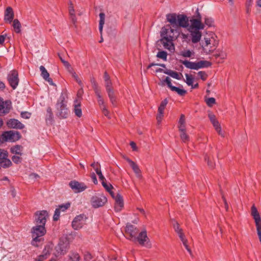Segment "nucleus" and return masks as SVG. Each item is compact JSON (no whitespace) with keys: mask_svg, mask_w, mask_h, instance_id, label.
<instances>
[{"mask_svg":"<svg viewBox=\"0 0 261 261\" xmlns=\"http://www.w3.org/2000/svg\"><path fill=\"white\" fill-rule=\"evenodd\" d=\"M218 43L217 36L212 33L204 37L200 42V46L203 53L207 55L213 53L216 49Z\"/></svg>","mask_w":261,"mask_h":261,"instance_id":"f257e3e1","label":"nucleus"},{"mask_svg":"<svg viewBox=\"0 0 261 261\" xmlns=\"http://www.w3.org/2000/svg\"><path fill=\"white\" fill-rule=\"evenodd\" d=\"M45 225L36 224L31 229V233L33 238L32 245L38 247L43 241L42 237L46 233Z\"/></svg>","mask_w":261,"mask_h":261,"instance_id":"f03ea898","label":"nucleus"},{"mask_svg":"<svg viewBox=\"0 0 261 261\" xmlns=\"http://www.w3.org/2000/svg\"><path fill=\"white\" fill-rule=\"evenodd\" d=\"M196 15L193 16L189 20L188 30H202L204 28V24L201 21V16L197 9Z\"/></svg>","mask_w":261,"mask_h":261,"instance_id":"7ed1b4c3","label":"nucleus"},{"mask_svg":"<svg viewBox=\"0 0 261 261\" xmlns=\"http://www.w3.org/2000/svg\"><path fill=\"white\" fill-rule=\"evenodd\" d=\"M181 63L187 68L193 70H198L204 67H208L211 65L210 62L203 60L198 62H191L188 60H185L181 61Z\"/></svg>","mask_w":261,"mask_h":261,"instance_id":"20e7f679","label":"nucleus"},{"mask_svg":"<svg viewBox=\"0 0 261 261\" xmlns=\"http://www.w3.org/2000/svg\"><path fill=\"white\" fill-rule=\"evenodd\" d=\"M107 198L103 194L93 196L91 198V204L94 208L102 207L107 202Z\"/></svg>","mask_w":261,"mask_h":261,"instance_id":"39448f33","label":"nucleus"},{"mask_svg":"<svg viewBox=\"0 0 261 261\" xmlns=\"http://www.w3.org/2000/svg\"><path fill=\"white\" fill-rule=\"evenodd\" d=\"M69 248V242L65 239L60 240L58 245L55 247L54 254L56 256H59L65 254Z\"/></svg>","mask_w":261,"mask_h":261,"instance_id":"423d86ee","label":"nucleus"},{"mask_svg":"<svg viewBox=\"0 0 261 261\" xmlns=\"http://www.w3.org/2000/svg\"><path fill=\"white\" fill-rule=\"evenodd\" d=\"M20 138L19 133L14 130L4 132L2 135V140L7 142H15Z\"/></svg>","mask_w":261,"mask_h":261,"instance_id":"0eeeda50","label":"nucleus"},{"mask_svg":"<svg viewBox=\"0 0 261 261\" xmlns=\"http://www.w3.org/2000/svg\"><path fill=\"white\" fill-rule=\"evenodd\" d=\"M175 32H176V30L172 29L169 25L163 27L161 31V38H164L165 40L173 41Z\"/></svg>","mask_w":261,"mask_h":261,"instance_id":"6e6552de","label":"nucleus"},{"mask_svg":"<svg viewBox=\"0 0 261 261\" xmlns=\"http://www.w3.org/2000/svg\"><path fill=\"white\" fill-rule=\"evenodd\" d=\"M69 186L75 193L82 192L88 188V186L85 183L75 180L70 181Z\"/></svg>","mask_w":261,"mask_h":261,"instance_id":"1a4fd4ad","label":"nucleus"},{"mask_svg":"<svg viewBox=\"0 0 261 261\" xmlns=\"http://www.w3.org/2000/svg\"><path fill=\"white\" fill-rule=\"evenodd\" d=\"M105 83L106 91L112 106L115 107L116 106V97L115 95L114 89L112 87V82L111 80H110L106 81Z\"/></svg>","mask_w":261,"mask_h":261,"instance_id":"9d476101","label":"nucleus"},{"mask_svg":"<svg viewBox=\"0 0 261 261\" xmlns=\"http://www.w3.org/2000/svg\"><path fill=\"white\" fill-rule=\"evenodd\" d=\"M86 220L87 217L83 214L77 216L72 221V227L75 230L81 228L85 224Z\"/></svg>","mask_w":261,"mask_h":261,"instance_id":"9b49d317","label":"nucleus"},{"mask_svg":"<svg viewBox=\"0 0 261 261\" xmlns=\"http://www.w3.org/2000/svg\"><path fill=\"white\" fill-rule=\"evenodd\" d=\"M251 215L255 221L257 234L261 233V218L257 208L254 205L251 207Z\"/></svg>","mask_w":261,"mask_h":261,"instance_id":"f8f14e48","label":"nucleus"},{"mask_svg":"<svg viewBox=\"0 0 261 261\" xmlns=\"http://www.w3.org/2000/svg\"><path fill=\"white\" fill-rule=\"evenodd\" d=\"M136 240H137L139 243L142 246H144L147 248H151V244L147 236V232L146 230L141 232L139 234L138 236L136 237Z\"/></svg>","mask_w":261,"mask_h":261,"instance_id":"ddd939ff","label":"nucleus"},{"mask_svg":"<svg viewBox=\"0 0 261 261\" xmlns=\"http://www.w3.org/2000/svg\"><path fill=\"white\" fill-rule=\"evenodd\" d=\"M48 217V213L46 211L37 212L35 214V219L36 224L45 225Z\"/></svg>","mask_w":261,"mask_h":261,"instance_id":"4468645a","label":"nucleus"},{"mask_svg":"<svg viewBox=\"0 0 261 261\" xmlns=\"http://www.w3.org/2000/svg\"><path fill=\"white\" fill-rule=\"evenodd\" d=\"M8 80L12 88L15 89L19 82L17 72L15 70L11 71L8 75Z\"/></svg>","mask_w":261,"mask_h":261,"instance_id":"2eb2a0df","label":"nucleus"},{"mask_svg":"<svg viewBox=\"0 0 261 261\" xmlns=\"http://www.w3.org/2000/svg\"><path fill=\"white\" fill-rule=\"evenodd\" d=\"M124 159L128 162L135 173L136 177L138 178H141L142 177V175L139 166L135 162L127 157L124 156Z\"/></svg>","mask_w":261,"mask_h":261,"instance_id":"dca6fc26","label":"nucleus"},{"mask_svg":"<svg viewBox=\"0 0 261 261\" xmlns=\"http://www.w3.org/2000/svg\"><path fill=\"white\" fill-rule=\"evenodd\" d=\"M126 233L129 235L130 239L136 241V236L138 233V229L132 224H127L126 226Z\"/></svg>","mask_w":261,"mask_h":261,"instance_id":"f3484780","label":"nucleus"},{"mask_svg":"<svg viewBox=\"0 0 261 261\" xmlns=\"http://www.w3.org/2000/svg\"><path fill=\"white\" fill-rule=\"evenodd\" d=\"M188 31L190 33L191 40L193 43H197L200 41L202 37V33L200 30Z\"/></svg>","mask_w":261,"mask_h":261,"instance_id":"a211bd4d","label":"nucleus"},{"mask_svg":"<svg viewBox=\"0 0 261 261\" xmlns=\"http://www.w3.org/2000/svg\"><path fill=\"white\" fill-rule=\"evenodd\" d=\"M64 99L65 98L63 96H61L59 102L58 101L57 104V109L59 110V107H60L61 109L60 115L62 118H66L68 115V111L67 109L65 108L64 103Z\"/></svg>","mask_w":261,"mask_h":261,"instance_id":"6ab92c4d","label":"nucleus"},{"mask_svg":"<svg viewBox=\"0 0 261 261\" xmlns=\"http://www.w3.org/2000/svg\"><path fill=\"white\" fill-rule=\"evenodd\" d=\"M11 107L10 101H4L3 99L0 97V115L9 113Z\"/></svg>","mask_w":261,"mask_h":261,"instance_id":"aec40b11","label":"nucleus"},{"mask_svg":"<svg viewBox=\"0 0 261 261\" xmlns=\"http://www.w3.org/2000/svg\"><path fill=\"white\" fill-rule=\"evenodd\" d=\"M115 201V209L117 212L120 211L123 207L124 203L122 197L117 193L116 195L114 194V197H112Z\"/></svg>","mask_w":261,"mask_h":261,"instance_id":"412c9836","label":"nucleus"},{"mask_svg":"<svg viewBox=\"0 0 261 261\" xmlns=\"http://www.w3.org/2000/svg\"><path fill=\"white\" fill-rule=\"evenodd\" d=\"M7 124L9 128L21 129L24 127V125L21 123L19 120L15 119L9 120L7 121Z\"/></svg>","mask_w":261,"mask_h":261,"instance_id":"4be33fe9","label":"nucleus"},{"mask_svg":"<svg viewBox=\"0 0 261 261\" xmlns=\"http://www.w3.org/2000/svg\"><path fill=\"white\" fill-rule=\"evenodd\" d=\"M69 206L70 204L69 203L59 205V207L56 208L55 210V214L53 217L54 220L57 221L59 218L60 212H65L69 207Z\"/></svg>","mask_w":261,"mask_h":261,"instance_id":"5701e85b","label":"nucleus"},{"mask_svg":"<svg viewBox=\"0 0 261 261\" xmlns=\"http://www.w3.org/2000/svg\"><path fill=\"white\" fill-rule=\"evenodd\" d=\"M14 17V14L13 9L11 7H8L6 8L5 11L4 20L5 21L11 23Z\"/></svg>","mask_w":261,"mask_h":261,"instance_id":"b1692460","label":"nucleus"},{"mask_svg":"<svg viewBox=\"0 0 261 261\" xmlns=\"http://www.w3.org/2000/svg\"><path fill=\"white\" fill-rule=\"evenodd\" d=\"M189 25V20L187 17L184 15H178V19L176 26L187 28Z\"/></svg>","mask_w":261,"mask_h":261,"instance_id":"393cba45","label":"nucleus"},{"mask_svg":"<svg viewBox=\"0 0 261 261\" xmlns=\"http://www.w3.org/2000/svg\"><path fill=\"white\" fill-rule=\"evenodd\" d=\"M39 68L41 71V75L43 79L48 82L50 85H54L52 79L49 77V73L47 72L45 68L43 66H41Z\"/></svg>","mask_w":261,"mask_h":261,"instance_id":"a878e982","label":"nucleus"},{"mask_svg":"<svg viewBox=\"0 0 261 261\" xmlns=\"http://www.w3.org/2000/svg\"><path fill=\"white\" fill-rule=\"evenodd\" d=\"M99 17H100V20H99V31L100 33V35H101L100 40L99 41V42L101 43L102 42H103V40L102 36V34L103 27V25H104L105 22V14L103 13H100L99 14Z\"/></svg>","mask_w":261,"mask_h":261,"instance_id":"bb28decb","label":"nucleus"},{"mask_svg":"<svg viewBox=\"0 0 261 261\" xmlns=\"http://www.w3.org/2000/svg\"><path fill=\"white\" fill-rule=\"evenodd\" d=\"M160 40L165 48L170 51L174 50V46L173 43V41L165 40L164 38H161Z\"/></svg>","mask_w":261,"mask_h":261,"instance_id":"cd10ccee","label":"nucleus"},{"mask_svg":"<svg viewBox=\"0 0 261 261\" xmlns=\"http://www.w3.org/2000/svg\"><path fill=\"white\" fill-rule=\"evenodd\" d=\"M74 112L76 116L81 117L82 115V109L81 108V102L78 99L74 100Z\"/></svg>","mask_w":261,"mask_h":261,"instance_id":"c85d7f7f","label":"nucleus"},{"mask_svg":"<svg viewBox=\"0 0 261 261\" xmlns=\"http://www.w3.org/2000/svg\"><path fill=\"white\" fill-rule=\"evenodd\" d=\"M50 254L49 247H46L43 252V254L38 256L34 261H43L46 259Z\"/></svg>","mask_w":261,"mask_h":261,"instance_id":"c756f323","label":"nucleus"},{"mask_svg":"<svg viewBox=\"0 0 261 261\" xmlns=\"http://www.w3.org/2000/svg\"><path fill=\"white\" fill-rule=\"evenodd\" d=\"M167 21L173 26H176L178 19V15L175 14H168L166 15Z\"/></svg>","mask_w":261,"mask_h":261,"instance_id":"7c9ffc66","label":"nucleus"},{"mask_svg":"<svg viewBox=\"0 0 261 261\" xmlns=\"http://www.w3.org/2000/svg\"><path fill=\"white\" fill-rule=\"evenodd\" d=\"M95 93L97 96V102L98 105L99 106L100 109L106 107L104 99L102 98V95L101 94L100 91H98L97 89L96 88Z\"/></svg>","mask_w":261,"mask_h":261,"instance_id":"2f4dec72","label":"nucleus"},{"mask_svg":"<svg viewBox=\"0 0 261 261\" xmlns=\"http://www.w3.org/2000/svg\"><path fill=\"white\" fill-rule=\"evenodd\" d=\"M173 228L175 232L178 234L181 241L186 239L185 235L182 232V230L179 227V225L177 222H175L173 224Z\"/></svg>","mask_w":261,"mask_h":261,"instance_id":"473e14b6","label":"nucleus"},{"mask_svg":"<svg viewBox=\"0 0 261 261\" xmlns=\"http://www.w3.org/2000/svg\"><path fill=\"white\" fill-rule=\"evenodd\" d=\"M164 73L177 80H180L181 76H182L181 73H179L176 71L169 69H166L165 71H164Z\"/></svg>","mask_w":261,"mask_h":261,"instance_id":"72a5a7b5","label":"nucleus"},{"mask_svg":"<svg viewBox=\"0 0 261 261\" xmlns=\"http://www.w3.org/2000/svg\"><path fill=\"white\" fill-rule=\"evenodd\" d=\"M178 128L179 130H183L186 129V118L184 114H181L178 121Z\"/></svg>","mask_w":261,"mask_h":261,"instance_id":"f704fd0d","label":"nucleus"},{"mask_svg":"<svg viewBox=\"0 0 261 261\" xmlns=\"http://www.w3.org/2000/svg\"><path fill=\"white\" fill-rule=\"evenodd\" d=\"M69 12L70 15V18L73 24H75L76 22V18L74 13V10L73 9V4L71 2H70L69 6Z\"/></svg>","mask_w":261,"mask_h":261,"instance_id":"c9c22d12","label":"nucleus"},{"mask_svg":"<svg viewBox=\"0 0 261 261\" xmlns=\"http://www.w3.org/2000/svg\"><path fill=\"white\" fill-rule=\"evenodd\" d=\"M12 25L16 33H19L21 32V25L18 19H15L13 21Z\"/></svg>","mask_w":261,"mask_h":261,"instance_id":"e433bc0d","label":"nucleus"},{"mask_svg":"<svg viewBox=\"0 0 261 261\" xmlns=\"http://www.w3.org/2000/svg\"><path fill=\"white\" fill-rule=\"evenodd\" d=\"M12 165V163L11 161L8 159V158H5V159H3L0 161V166L6 168L9 167Z\"/></svg>","mask_w":261,"mask_h":261,"instance_id":"4c0bfd02","label":"nucleus"},{"mask_svg":"<svg viewBox=\"0 0 261 261\" xmlns=\"http://www.w3.org/2000/svg\"><path fill=\"white\" fill-rule=\"evenodd\" d=\"M101 184L105 189L110 193L111 196L114 197V193L112 191V189L113 188L112 185L111 184H108L106 182V181L102 182Z\"/></svg>","mask_w":261,"mask_h":261,"instance_id":"58836bf2","label":"nucleus"},{"mask_svg":"<svg viewBox=\"0 0 261 261\" xmlns=\"http://www.w3.org/2000/svg\"><path fill=\"white\" fill-rule=\"evenodd\" d=\"M180 132V137L181 140L185 143L189 141V137L186 133V129L183 130H179Z\"/></svg>","mask_w":261,"mask_h":261,"instance_id":"ea45409f","label":"nucleus"},{"mask_svg":"<svg viewBox=\"0 0 261 261\" xmlns=\"http://www.w3.org/2000/svg\"><path fill=\"white\" fill-rule=\"evenodd\" d=\"M194 53L189 49L184 50L180 51V55L185 58H190L194 55Z\"/></svg>","mask_w":261,"mask_h":261,"instance_id":"a19ab883","label":"nucleus"},{"mask_svg":"<svg viewBox=\"0 0 261 261\" xmlns=\"http://www.w3.org/2000/svg\"><path fill=\"white\" fill-rule=\"evenodd\" d=\"M68 261H80V256L77 253L72 252L69 256Z\"/></svg>","mask_w":261,"mask_h":261,"instance_id":"79ce46f5","label":"nucleus"},{"mask_svg":"<svg viewBox=\"0 0 261 261\" xmlns=\"http://www.w3.org/2000/svg\"><path fill=\"white\" fill-rule=\"evenodd\" d=\"M216 58H220L221 59H225L226 58V53L222 50L218 49L214 55Z\"/></svg>","mask_w":261,"mask_h":261,"instance_id":"37998d69","label":"nucleus"},{"mask_svg":"<svg viewBox=\"0 0 261 261\" xmlns=\"http://www.w3.org/2000/svg\"><path fill=\"white\" fill-rule=\"evenodd\" d=\"M21 147L19 145L14 146L11 148V151L12 153L20 155L21 154Z\"/></svg>","mask_w":261,"mask_h":261,"instance_id":"c03bdc74","label":"nucleus"},{"mask_svg":"<svg viewBox=\"0 0 261 261\" xmlns=\"http://www.w3.org/2000/svg\"><path fill=\"white\" fill-rule=\"evenodd\" d=\"M171 91L176 92L180 96H184L187 93V91L185 90L175 86L174 87H172Z\"/></svg>","mask_w":261,"mask_h":261,"instance_id":"a18cd8bd","label":"nucleus"},{"mask_svg":"<svg viewBox=\"0 0 261 261\" xmlns=\"http://www.w3.org/2000/svg\"><path fill=\"white\" fill-rule=\"evenodd\" d=\"M73 78L75 80V81L81 86H82V81L80 80V79L79 77L77 74L75 73V72L74 71V70H72L71 71L69 72Z\"/></svg>","mask_w":261,"mask_h":261,"instance_id":"49530a36","label":"nucleus"},{"mask_svg":"<svg viewBox=\"0 0 261 261\" xmlns=\"http://www.w3.org/2000/svg\"><path fill=\"white\" fill-rule=\"evenodd\" d=\"M171 81V80L170 78L168 76H167V77H166V79L165 80H162L161 82V85L164 86V85H165V83H166V84L167 85L168 87L171 90H172V87H174V86L172 85Z\"/></svg>","mask_w":261,"mask_h":261,"instance_id":"de8ad7c7","label":"nucleus"},{"mask_svg":"<svg viewBox=\"0 0 261 261\" xmlns=\"http://www.w3.org/2000/svg\"><path fill=\"white\" fill-rule=\"evenodd\" d=\"M167 103H168V100L167 99H165L164 100H163L161 102V103L158 108V112H164V110Z\"/></svg>","mask_w":261,"mask_h":261,"instance_id":"09e8293b","label":"nucleus"},{"mask_svg":"<svg viewBox=\"0 0 261 261\" xmlns=\"http://www.w3.org/2000/svg\"><path fill=\"white\" fill-rule=\"evenodd\" d=\"M179 37L181 38L182 42H188L190 40V35L185 34L181 33L179 34Z\"/></svg>","mask_w":261,"mask_h":261,"instance_id":"8fccbe9b","label":"nucleus"},{"mask_svg":"<svg viewBox=\"0 0 261 261\" xmlns=\"http://www.w3.org/2000/svg\"><path fill=\"white\" fill-rule=\"evenodd\" d=\"M158 58H161L164 61L167 60V53L165 51H159L156 55Z\"/></svg>","mask_w":261,"mask_h":261,"instance_id":"3c124183","label":"nucleus"},{"mask_svg":"<svg viewBox=\"0 0 261 261\" xmlns=\"http://www.w3.org/2000/svg\"><path fill=\"white\" fill-rule=\"evenodd\" d=\"M186 80V82L188 86H192L193 84V78L191 75L188 74H185Z\"/></svg>","mask_w":261,"mask_h":261,"instance_id":"603ef678","label":"nucleus"},{"mask_svg":"<svg viewBox=\"0 0 261 261\" xmlns=\"http://www.w3.org/2000/svg\"><path fill=\"white\" fill-rule=\"evenodd\" d=\"M91 166L93 168L97 174L99 173V172H101L100 165L98 163H93L91 164Z\"/></svg>","mask_w":261,"mask_h":261,"instance_id":"864d4df0","label":"nucleus"},{"mask_svg":"<svg viewBox=\"0 0 261 261\" xmlns=\"http://www.w3.org/2000/svg\"><path fill=\"white\" fill-rule=\"evenodd\" d=\"M8 152L4 149H0V161L3 159H5V158H8Z\"/></svg>","mask_w":261,"mask_h":261,"instance_id":"5fc2aeb1","label":"nucleus"},{"mask_svg":"<svg viewBox=\"0 0 261 261\" xmlns=\"http://www.w3.org/2000/svg\"><path fill=\"white\" fill-rule=\"evenodd\" d=\"M62 63L69 72L73 69L68 62L65 60H62Z\"/></svg>","mask_w":261,"mask_h":261,"instance_id":"6e6d98bb","label":"nucleus"},{"mask_svg":"<svg viewBox=\"0 0 261 261\" xmlns=\"http://www.w3.org/2000/svg\"><path fill=\"white\" fill-rule=\"evenodd\" d=\"M206 103L208 106L211 107L214 104L216 103V100L213 97H210L206 100Z\"/></svg>","mask_w":261,"mask_h":261,"instance_id":"4d7b16f0","label":"nucleus"},{"mask_svg":"<svg viewBox=\"0 0 261 261\" xmlns=\"http://www.w3.org/2000/svg\"><path fill=\"white\" fill-rule=\"evenodd\" d=\"M205 24L208 27H212L214 24V20L211 17L205 18Z\"/></svg>","mask_w":261,"mask_h":261,"instance_id":"13d9d810","label":"nucleus"},{"mask_svg":"<svg viewBox=\"0 0 261 261\" xmlns=\"http://www.w3.org/2000/svg\"><path fill=\"white\" fill-rule=\"evenodd\" d=\"M100 110H101L102 113L105 116L107 117L109 119L111 118V116L110 115V112L108 110L107 106L101 108Z\"/></svg>","mask_w":261,"mask_h":261,"instance_id":"bf43d9fd","label":"nucleus"},{"mask_svg":"<svg viewBox=\"0 0 261 261\" xmlns=\"http://www.w3.org/2000/svg\"><path fill=\"white\" fill-rule=\"evenodd\" d=\"M198 75L199 76L200 78L202 81H205L207 77V74L204 72L202 71H199L198 72Z\"/></svg>","mask_w":261,"mask_h":261,"instance_id":"052dcab7","label":"nucleus"},{"mask_svg":"<svg viewBox=\"0 0 261 261\" xmlns=\"http://www.w3.org/2000/svg\"><path fill=\"white\" fill-rule=\"evenodd\" d=\"M184 245V246H185V247L186 248V249H187V250L188 251V252L191 254V255H192V251L189 248L188 245V241L186 239H184V240H182L181 241Z\"/></svg>","mask_w":261,"mask_h":261,"instance_id":"680f3d73","label":"nucleus"},{"mask_svg":"<svg viewBox=\"0 0 261 261\" xmlns=\"http://www.w3.org/2000/svg\"><path fill=\"white\" fill-rule=\"evenodd\" d=\"M163 116L164 112H158V114L156 116V120L158 124H160L161 122Z\"/></svg>","mask_w":261,"mask_h":261,"instance_id":"e2e57ef3","label":"nucleus"},{"mask_svg":"<svg viewBox=\"0 0 261 261\" xmlns=\"http://www.w3.org/2000/svg\"><path fill=\"white\" fill-rule=\"evenodd\" d=\"M91 81L92 87L93 88L94 92H95L96 88L97 89L98 91H100V89L99 87H98L97 83L95 82V80L92 79Z\"/></svg>","mask_w":261,"mask_h":261,"instance_id":"0e129e2a","label":"nucleus"},{"mask_svg":"<svg viewBox=\"0 0 261 261\" xmlns=\"http://www.w3.org/2000/svg\"><path fill=\"white\" fill-rule=\"evenodd\" d=\"M21 117L24 119H29L31 116V114L28 112H22L20 114Z\"/></svg>","mask_w":261,"mask_h":261,"instance_id":"69168bd1","label":"nucleus"},{"mask_svg":"<svg viewBox=\"0 0 261 261\" xmlns=\"http://www.w3.org/2000/svg\"><path fill=\"white\" fill-rule=\"evenodd\" d=\"M208 117L211 123L214 122L215 121L217 120L216 118L215 115L214 114H213L212 113H209L208 114Z\"/></svg>","mask_w":261,"mask_h":261,"instance_id":"338daca9","label":"nucleus"},{"mask_svg":"<svg viewBox=\"0 0 261 261\" xmlns=\"http://www.w3.org/2000/svg\"><path fill=\"white\" fill-rule=\"evenodd\" d=\"M216 130V132L218 133V134L221 136L222 137H225V132L222 131V129H221V127H219L218 128H217V129H215Z\"/></svg>","mask_w":261,"mask_h":261,"instance_id":"774afa93","label":"nucleus"}]
</instances>
